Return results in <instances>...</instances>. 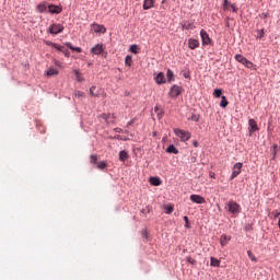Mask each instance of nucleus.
I'll return each mask as SVG.
<instances>
[{"mask_svg": "<svg viewBox=\"0 0 280 280\" xmlns=\"http://www.w3.org/2000/svg\"><path fill=\"white\" fill-rule=\"evenodd\" d=\"M119 161H121L122 163H124L125 161H128V152H126V151H120V152H119Z\"/></svg>", "mask_w": 280, "mask_h": 280, "instance_id": "4be33fe9", "label": "nucleus"}, {"mask_svg": "<svg viewBox=\"0 0 280 280\" xmlns=\"http://www.w3.org/2000/svg\"><path fill=\"white\" fill-rule=\"evenodd\" d=\"M97 168H98V170H106V162H100V163L97 164Z\"/></svg>", "mask_w": 280, "mask_h": 280, "instance_id": "e433bc0d", "label": "nucleus"}, {"mask_svg": "<svg viewBox=\"0 0 280 280\" xmlns=\"http://www.w3.org/2000/svg\"><path fill=\"white\" fill-rule=\"evenodd\" d=\"M259 16L260 19H268V13H261Z\"/></svg>", "mask_w": 280, "mask_h": 280, "instance_id": "c03bdc74", "label": "nucleus"}, {"mask_svg": "<svg viewBox=\"0 0 280 280\" xmlns=\"http://www.w3.org/2000/svg\"><path fill=\"white\" fill-rule=\"evenodd\" d=\"M211 178H215V173H210Z\"/></svg>", "mask_w": 280, "mask_h": 280, "instance_id": "3c124183", "label": "nucleus"}, {"mask_svg": "<svg viewBox=\"0 0 280 280\" xmlns=\"http://www.w3.org/2000/svg\"><path fill=\"white\" fill-rule=\"evenodd\" d=\"M46 75H48V78H51L54 75H58V70L56 68H49L47 71H46Z\"/></svg>", "mask_w": 280, "mask_h": 280, "instance_id": "a211bd4d", "label": "nucleus"}, {"mask_svg": "<svg viewBox=\"0 0 280 280\" xmlns=\"http://www.w3.org/2000/svg\"><path fill=\"white\" fill-rule=\"evenodd\" d=\"M68 47H69V49H71L72 51H77L78 54H82V48H80V47H73V45H71V43H67L66 44Z\"/></svg>", "mask_w": 280, "mask_h": 280, "instance_id": "b1692460", "label": "nucleus"}, {"mask_svg": "<svg viewBox=\"0 0 280 280\" xmlns=\"http://www.w3.org/2000/svg\"><path fill=\"white\" fill-rule=\"evenodd\" d=\"M104 45L103 44H96L91 51L94 54V56H100L102 54H104Z\"/></svg>", "mask_w": 280, "mask_h": 280, "instance_id": "1a4fd4ad", "label": "nucleus"}, {"mask_svg": "<svg viewBox=\"0 0 280 280\" xmlns=\"http://www.w3.org/2000/svg\"><path fill=\"white\" fill-rule=\"evenodd\" d=\"M90 162L91 163H97V155H91L90 156Z\"/></svg>", "mask_w": 280, "mask_h": 280, "instance_id": "58836bf2", "label": "nucleus"}, {"mask_svg": "<svg viewBox=\"0 0 280 280\" xmlns=\"http://www.w3.org/2000/svg\"><path fill=\"white\" fill-rule=\"evenodd\" d=\"M166 78H167L168 82H174V71L168 69L166 72Z\"/></svg>", "mask_w": 280, "mask_h": 280, "instance_id": "bb28decb", "label": "nucleus"}, {"mask_svg": "<svg viewBox=\"0 0 280 280\" xmlns=\"http://www.w3.org/2000/svg\"><path fill=\"white\" fill-rule=\"evenodd\" d=\"M188 47L189 49H198V47H200V42H198V39L190 38L188 39Z\"/></svg>", "mask_w": 280, "mask_h": 280, "instance_id": "ddd939ff", "label": "nucleus"}, {"mask_svg": "<svg viewBox=\"0 0 280 280\" xmlns=\"http://www.w3.org/2000/svg\"><path fill=\"white\" fill-rule=\"evenodd\" d=\"M138 49H139V47L137 45H131L130 46L131 54H139Z\"/></svg>", "mask_w": 280, "mask_h": 280, "instance_id": "72a5a7b5", "label": "nucleus"}, {"mask_svg": "<svg viewBox=\"0 0 280 280\" xmlns=\"http://www.w3.org/2000/svg\"><path fill=\"white\" fill-rule=\"evenodd\" d=\"M143 10H152L154 8V0H144Z\"/></svg>", "mask_w": 280, "mask_h": 280, "instance_id": "dca6fc26", "label": "nucleus"}, {"mask_svg": "<svg viewBox=\"0 0 280 280\" xmlns=\"http://www.w3.org/2000/svg\"><path fill=\"white\" fill-rule=\"evenodd\" d=\"M78 82H84V79L80 77V72L75 71Z\"/></svg>", "mask_w": 280, "mask_h": 280, "instance_id": "4c0bfd02", "label": "nucleus"}, {"mask_svg": "<svg viewBox=\"0 0 280 280\" xmlns=\"http://www.w3.org/2000/svg\"><path fill=\"white\" fill-rule=\"evenodd\" d=\"M229 8L232 9V12H237V7H235V4H232L231 2H229V0H224L223 1V9L229 10Z\"/></svg>", "mask_w": 280, "mask_h": 280, "instance_id": "4468645a", "label": "nucleus"}, {"mask_svg": "<svg viewBox=\"0 0 280 280\" xmlns=\"http://www.w3.org/2000/svg\"><path fill=\"white\" fill-rule=\"evenodd\" d=\"M60 51H62V54H65V56L69 57V50H65V47H62V50H60Z\"/></svg>", "mask_w": 280, "mask_h": 280, "instance_id": "37998d69", "label": "nucleus"}, {"mask_svg": "<svg viewBox=\"0 0 280 280\" xmlns=\"http://www.w3.org/2000/svg\"><path fill=\"white\" fill-rule=\"evenodd\" d=\"M132 124H135V119H131V120L127 124V127L132 126Z\"/></svg>", "mask_w": 280, "mask_h": 280, "instance_id": "09e8293b", "label": "nucleus"}, {"mask_svg": "<svg viewBox=\"0 0 280 280\" xmlns=\"http://www.w3.org/2000/svg\"><path fill=\"white\" fill-rule=\"evenodd\" d=\"M103 119H107V115L106 114H102V116H101Z\"/></svg>", "mask_w": 280, "mask_h": 280, "instance_id": "8fccbe9b", "label": "nucleus"}, {"mask_svg": "<svg viewBox=\"0 0 280 280\" xmlns=\"http://www.w3.org/2000/svg\"><path fill=\"white\" fill-rule=\"evenodd\" d=\"M184 77H185V78H188V75H187V74H185Z\"/></svg>", "mask_w": 280, "mask_h": 280, "instance_id": "6e6d98bb", "label": "nucleus"}, {"mask_svg": "<svg viewBox=\"0 0 280 280\" xmlns=\"http://www.w3.org/2000/svg\"><path fill=\"white\" fill-rule=\"evenodd\" d=\"M214 97H222V90L215 89L213 92Z\"/></svg>", "mask_w": 280, "mask_h": 280, "instance_id": "f704fd0d", "label": "nucleus"}, {"mask_svg": "<svg viewBox=\"0 0 280 280\" xmlns=\"http://www.w3.org/2000/svg\"><path fill=\"white\" fill-rule=\"evenodd\" d=\"M143 237H148V230H142Z\"/></svg>", "mask_w": 280, "mask_h": 280, "instance_id": "49530a36", "label": "nucleus"}, {"mask_svg": "<svg viewBox=\"0 0 280 280\" xmlns=\"http://www.w3.org/2000/svg\"><path fill=\"white\" fill-rule=\"evenodd\" d=\"M156 84H165V74L163 72L158 73L155 77Z\"/></svg>", "mask_w": 280, "mask_h": 280, "instance_id": "2eb2a0df", "label": "nucleus"}, {"mask_svg": "<svg viewBox=\"0 0 280 280\" xmlns=\"http://www.w3.org/2000/svg\"><path fill=\"white\" fill-rule=\"evenodd\" d=\"M225 211L231 213L234 218H237L242 213V206L234 200H230L225 203Z\"/></svg>", "mask_w": 280, "mask_h": 280, "instance_id": "f257e3e1", "label": "nucleus"}, {"mask_svg": "<svg viewBox=\"0 0 280 280\" xmlns=\"http://www.w3.org/2000/svg\"><path fill=\"white\" fill-rule=\"evenodd\" d=\"M186 30H191V24H189L188 26H186Z\"/></svg>", "mask_w": 280, "mask_h": 280, "instance_id": "603ef678", "label": "nucleus"}, {"mask_svg": "<svg viewBox=\"0 0 280 280\" xmlns=\"http://www.w3.org/2000/svg\"><path fill=\"white\" fill-rule=\"evenodd\" d=\"M125 65H126V67H132V56L128 55L125 58Z\"/></svg>", "mask_w": 280, "mask_h": 280, "instance_id": "cd10ccee", "label": "nucleus"}, {"mask_svg": "<svg viewBox=\"0 0 280 280\" xmlns=\"http://www.w3.org/2000/svg\"><path fill=\"white\" fill-rule=\"evenodd\" d=\"M184 77H185V78H188V75H187V74H185Z\"/></svg>", "mask_w": 280, "mask_h": 280, "instance_id": "5fc2aeb1", "label": "nucleus"}, {"mask_svg": "<svg viewBox=\"0 0 280 280\" xmlns=\"http://www.w3.org/2000/svg\"><path fill=\"white\" fill-rule=\"evenodd\" d=\"M235 60L241 65L245 66L247 69H253V71H257V66L248 60L246 57L242 55H235Z\"/></svg>", "mask_w": 280, "mask_h": 280, "instance_id": "f03ea898", "label": "nucleus"}, {"mask_svg": "<svg viewBox=\"0 0 280 280\" xmlns=\"http://www.w3.org/2000/svg\"><path fill=\"white\" fill-rule=\"evenodd\" d=\"M184 89L178 85H173L170 90L171 97H178L183 93Z\"/></svg>", "mask_w": 280, "mask_h": 280, "instance_id": "423d86ee", "label": "nucleus"}, {"mask_svg": "<svg viewBox=\"0 0 280 280\" xmlns=\"http://www.w3.org/2000/svg\"><path fill=\"white\" fill-rule=\"evenodd\" d=\"M48 32L54 35L62 34V32H65V26H62V24L54 23L49 26Z\"/></svg>", "mask_w": 280, "mask_h": 280, "instance_id": "20e7f679", "label": "nucleus"}, {"mask_svg": "<svg viewBox=\"0 0 280 280\" xmlns=\"http://www.w3.org/2000/svg\"><path fill=\"white\" fill-rule=\"evenodd\" d=\"M75 97H84V92H81V91H77L74 93Z\"/></svg>", "mask_w": 280, "mask_h": 280, "instance_id": "ea45409f", "label": "nucleus"}, {"mask_svg": "<svg viewBox=\"0 0 280 280\" xmlns=\"http://www.w3.org/2000/svg\"><path fill=\"white\" fill-rule=\"evenodd\" d=\"M256 34H257V35H256V38L261 39V38H264L266 32L264 31V28H261V30H257V31H256Z\"/></svg>", "mask_w": 280, "mask_h": 280, "instance_id": "c85d7f7f", "label": "nucleus"}, {"mask_svg": "<svg viewBox=\"0 0 280 280\" xmlns=\"http://www.w3.org/2000/svg\"><path fill=\"white\" fill-rule=\"evenodd\" d=\"M94 91H95V86L90 88V94L91 95H95V93H93Z\"/></svg>", "mask_w": 280, "mask_h": 280, "instance_id": "a18cd8bd", "label": "nucleus"}, {"mask_svg": "<svg viewBox=\"0 0 280 280\" xmlns=\"http://www.w3.org/2000/svg\"><path fill=\"white\" fill-rule=\"evenodd\" d=\"M174 211V206L172 205H168L165 207V213L170 214Z\"/></svg>", "mask_w": 280, "mask_h": 280, "instance_id": "2f4dec72", "label": "nucleus"}, {"mask_svg": "<svg viewBox=\"0 0 280 280\" xmlns=\"http://www.w3.org/2000/svg\"><path fill=\"white\" fill-rule=\"evenodd\" d=\"M46 45L50 46V47H54L55 49H57L58 51H62V46L54 43V42H45Z\"/></svg>", "mask_w": 280, "mask_h": 280, "instance_id": "aec40b11", "label": "nucleus"}, {"mask_svg": "<svg viewBox=\"0 0 280 280\" xmlns=\"http://www.w3.org/2000/svg\"><path fill=\"white\" fill-rule=\"evenodd\" d=\"M174 132L176 137L180 139V141H189L191 139V132L185 131L183 129L175 128Z\"/></svg>", "mask_w": 280, "mask_h": 280, "instance_id": "7ed1b4c3", "label": "nucleus"}, {"mask_svg": "<svg viewBox=\"0 0 280 280\" xmlns=\"http://www.w3.org/2000/svg\"><path fill=\"white\" fill-rule=\"evenodd\" d=\"M248 127H249V135H253V132H257V130H259V127L257 126V121L253 118L248 120Z\"/></svg>", "mask_w": 280, "mask_h": 280, "instance_id": "9d476101", "label": "nucleus"}, {"mask_svg": "<svg viewBox=\"0 0 280 280\" xmlns=\"http://www.w3.org/2000/svg\"><path fill=\"white\" fill-rule=\"evenodd\" d=\"M37 12H39L40 14H43V12H47V3H39L36 7Z\"/></svg>", "mask_w": 280, "mask_h": 280, "instance_id": "f3484780", "label": "nucleus"}, {"mask_svg": "<svg viewBox=\"0 0 280 280\" xmlns=\"http://www.w3.org/2000/svg\"><path fill=\"white\" fill-rule=\"evenodd\" d=\"M192 145H194V148H198V145H199L198 141L194 140Z\"/></svg>", "mask_w": 280, "mask_h": 280, "instance_id": "de8ad7c7", "label": "nucleus"}, {"mask_svg": "<svg viewBox=\"0 0 280 280\" xmlns=\"http://www.w3.org/2000/svg\"><path fill=\"white\" fill-rule=\"evenodd\" d=\"M188 264H191L194 266V264H196V259L188 257L187 258Z\"/></svg>", "mask_w": 280, "mask_h": 280, "instance_id": "79ce46f5", "label": "nucleus"}, {"mask_svg": "<svg viewBox=\"0 0 280 280\" xmlns=\"http://www.w3.org/2000/svg\"><path fill=\"white\" fill-rule=\"evenodd\" d=\"M191 202H195L196 205H205L206 200L200 195H191L190 196Z\"/></svg>", "mask_w": 280, "mask_h": 280, "instance_id": "9b49d317", "label": "nucleus"}, {"mask_svg": "<svg viewBox=\"0 0 280 280\" xmlns=\"http://www.w3.org/2000/svg\"><path fill=\"white\" fill-rule=\"evenodd\" d=\"M242 167H244V164H242V162L234 164V166L232 168V175L230 177V180L237 178L238 174H242Z\"/></svg>", "mask_w": 280, "mask_h": 280, "instance_id": "39448f33", "label": "nucleus"}, {"mask_svg": "<svg viewBox=\"0 0 280 280\" xmlns=\"http://www.w3.org/2000/svg\"><path fill=\"white\" fill-rule=\"evenodd\" d=\"M221 108H226L229 106V101L226 100V96H221Z\"/></svg>", "mask_w": 280, "mask_h": 280, "instance_id": "393cba45", "label": "nucleus"}, {"mask_svg": "<svg viewBox=\"0 0 280 280\" xmlns=\"http://www.w3.org/2000/svg\"><path fill=\"white\" fill-rule=\"evenodd\" d=\"M150 183H151V185H154V187H159V185H161V178H159V177H151L150 178Z\"/></svg>", "mask_w": 280, "mask_h": 280, "instance_id": "5701e85b", "label": "nucleus"}, {"mask_svg": "<svg viewBox=\"0 0 280 280\" xmlns=\"http://www.w3.org/2000/svg\"><path fill=\"white\" fill-rule=\"evenodd\" d=\"M92 30L95 34H106V26L102 24H92Z\"/></svg>", "mask_w": 280, "mask_h": 280, "instance_id": "0eeeda50", "label": "nucleus"}, {"mask_svg": "<svg viewBox=\"0 0 280 280\" xmlns=\"http://www.w3.org/2000/svg\"><path fill=\"white\" fill-rule=\"evenodd\" d=\"M116 132H121V129H116Z\"/></svg>", "mask_w": 280, "mask_h": 280, "instance_id": "864d4df0", "label": "nucleus"}, {"mask_svg": "<svg viewBox=\"0 0 280 280\" xmlns=\"http://www.w3.org/2000/svg\"><path fill=\"white\" fill-rule=\"evenodd\" d=\"M48 11L50 12V14H60V12H62V7L50 4L48 5Z\"/></svg>", "mask_w": 280, "mask_h": 280, "instance_id": "f8f14e48", "label": "nucleus"}, {"mask_svg": "<svg viewBox=\"0 0 280 280\" xmlns=\"http://www.w3.org/2000/svg\"><path fill=\"white\" fill-rule=\"evenodd\" d=\"M247 255L252 261H257V257H255V254L253 252L248 250Z\"/></svg>", "mask_w": 280, "mask_h": 280, "instance_id": "473e14b6", "label": "nucleus"}, {"mask_svg": "<svg viewBox=\"0 0 280 280\" xmlns=\"http://www.w3.org/2000/svg\"><path fill=\"white\" fill-rule=\"evenodd\" d=\"M229 240H231V237H229L226 235H222L221 236V246H224Z\"/></svg>", "mask_w": 280, "mask_h": 280, "instance_id": "7c9ffc66", "label": "nucleus"}, {"mask_svg": "<svg viewBox=\"0 0 280 280\" xmlns=\"http://www.w3.org/2000/svg\"><path fill=\"white\" fill-rule=\"evenodd\" d=\"M210 266H213L214 268H218L220 266V260H218V258L211 257Z\"/></svg>", "mask_w": 280, "mask_h": 280, "instance_id": "a878e982", "label": "nucleus"}, {"mask_svg": "<svg viewBox=\"0 0 280 280\" xmlns=\"http://www.w3.org/2000/svg\"><path fill=\"white\" fill-rule=\"evenodd\" d=\"M272 160H276L277 159V152H279V145L278 144H273L272 145Z\"/></svg>", "mask_w": 280, "mask_h": 280, "instance_id": "c756f323", "label": "nucleus"}, {"mask_svg": "<svg viewBox=\"0 0 280 280\" xmlns=\"http://www.w3.org/2000/svg\"><path fill=\"white\" fill-rule=\"evenodd\" d=\"M154 113H156L159 119H161V117H163V108H161V105H156L154 107Z\"/></svg>", "mask_w": 280, "mask_h": 280, "instance_id": "412c9836", "label": "nucleus"}, {"mask_svg": "<svg viewBox=\"0 0 280 280\" xmlns=\"http://www.w3.org/2000/svg\"><path fill=\"white\" fill-rule=\"evenodd\" d=\"M200 37L202 40V45H211L212 40H211V37H209V34L207 33V31L201 30Z\"/></svg>", "mask_w": 280, "mask_h": 280, "instance_id": "6e6552de", "label": "nucleus"}, {"mask_svg": "<svg viewBox=\"0 0 280 280\" xmlns=\"http://www.w3.org/2000/svg\"><path fill=\"white\" fill-rule=\"evenodd\" d=\"M184 221L186 222V224H185L186 229H189V218L184 217Z\"/></svg>", "mask_w": 280, "mask_h": 280, "instance_id": "a19ab883", "label": "nucleus"}, {"mask_svg": "<svg viewBox=\"0 0 280 280\" xmlns=\"http://www.w3.org/2000/svg\"><path fill=\"white\" fill-rule=\"evenodd\" d=\"M190 121H200V116L196 115V114H192L191 117H190Z\"/></svg>", "mask_w": 280, "mask_h": 280, "instance_id": "c9c22d12", "label": "nucleus"}, {"mask_svg": "<svg viewBox=\"0 0 280 280\" xmlns=\"http://www.w3.org/2000/svg\"><path fill=\"white\" fill-rule=\"evenodd\" d=\"M166 152H168V154H178V149H176L174 144H171L167 147Z\"/></svg>", "mask_w": 280, "mask_h": 280, "instance_id": "6ab92c4d", "label": "nucleus"}]
</instances>
